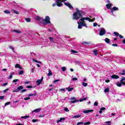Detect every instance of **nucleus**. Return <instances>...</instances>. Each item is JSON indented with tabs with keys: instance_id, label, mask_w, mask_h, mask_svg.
<instances>
[{
	"instance_id": "obj_14",
	"label": "nucleus",
	"mask_w": 125,
	"mask_h": 125,
	"mask_svg": "<svg viewBox=\"0 0 125 125\" xmlns=\"http://www.w3.org/2000/svg\"><path fill=\"white\" fill-rule=\"evenodd\" d=\"M112 4L110 3V4H107L106 5V8H107V9H110V8H111V6H112Z\"/></svg>"
},
{
	"instance_id": "obj_33",
	"label": "nucleus",
	"mask_w": 125,
	"mask_h": 125,
	"mask_svg": "<svg viewBox=\"0 0 125 125\" xmlns=\"http://www.w3.org/2000/svg\"><path fill=\"white\" fill-rule=\"evenodd\" d=\"M62 69L63 72H65V71H66V68L64 66L62 68Z\"/></svg>"
},
{
	"instance_id": "obj_57",
	"label": "nucleus",
	"mask_w": 125,
	"mask_h": 125,
	"mask_svg": "<svg viewBox=\"0 0 125 125\" xmlns=\"http://www.w3.org/2000/svg\"><path fill=\"white\" fill-rule=\"evenodd\" d=\"M101 110L102 111H104V110H106V108H105V107H102V108H101Z\"/></svg>"
},
{
	"instance_id": "obj_55",
	"label": "nucleus",
	"mask_w": 125,
	"mask_h": 125,
	"mask_svg": "<svg viewBox=\"0 0 125 125\" xmlns=\"http://www.w3.org/2000/svg\"><path fill=\"white\" fill-rule=\"evenodd\" d=\"M33 87L32 86L28 85L26 86L27 88H32Z\"/></svg>"
},
{
	"instance_id": "obj_9",
	"label": "nucleus",
	"mask_w": 125,
	"mask_h": 125,
	"mask_svg": "<svg viewBox=\"0 0 125 125\" xmlns=\"http://www.w3.org/2000/svg\"><path fill=\"white\" fill-rule=\"evenodd\" d=\"M70 100H74L73 101H71L70 103H76V102H78V101L76 100V98L75 97L71 98Z\"/></svg>"
},
{
	"instance_id": "obj_58",
	"label": "nucleus",
	"mask_w": 125,
	"mask_h": 125,
	"mask_svg": "<svg viewBox=\"0 0 125 125\" xmlns=\"http://www.w3.org/2000/svg\"><path fill=\"white\" fill-rule=\"evenodd\" d=\"M8 90H9V89L7 88V89H6L5 90H4V92L5 93V92H6L7 91H8Z\"/></svg>"
},
{
	"instance_id": "obj_38",
	"label": "nucleus",
	"mask_w": 125,
	"mask_h": 125,
	"mask_svg": "<svg viewBox=\"0 0 125 125\" xmlns=\"http://www.w3.org/2000/svg\"><path fill=\"white\" fill-rule=\"evenodd\" d=\"M10 104V102H7L5 104L4 106H7V105H9Z\"/></svg>"
},
{
	"instance_id": "obj_2",
	"label": "nucleus",
	"mask_w": 125,
	"mask_h": 125,
	"mask_svg": "<svg viewBox=\"0 0 125 125\" xmlns=\"http://www.w3.org/2000/svg\"><path fill=\"white\" fill-rule=\"evenodd\" d=\"M83 11L77 9V12L73 14V19L74 20H79V18H82Z\"/></svg>"
},
{
	"instance_id": "obj_15",
	"label": "nucleus",
	"mask_w": 125,
	"mask_h": 125,
	"mask_svg": "<svg viewBox=\"0 0 125 125\" xmlns=\"http://www.w3.org/2000/svg\"><path fill=\"white\" fill-rule=\"evenodd\" d=\"M116 10H119V8L116 7H114L112 8V9L111 10L112 14H113V11H116Z\"/></svg>"
},
{
	"instance_id": "obj_35",
	"label": "nucleus",
	"mask_w": 125,
	"mask_h": 125,
	"mask_svg": "<svg viewBox=\"0 0 125 125\" xmlns=\"http://www.w3.org/2000/svg\"><path fill=\"white\" fill-rule=\"evenodd\" d=\"M109 88L104 89V92H108L109 91Z\"/></svg>"
},
{
	"instance_id": "obj_20",
	"label": "nucleus",
	"mask_w": 125,
	"mask_h": 125,
	"mask_svg": "<svg viewBox=\"0 0 125 125\" xmlns=\"http://www.w3.org/2000/svg\"><path fill=\"white\" fill-rule=\"evenodd\" d=\"M41 111V108H37L34 110L33 112H35V113H39Z\"/></svg>"
},
{
	"instance_id": "obj_28",
	"label": "nucleus",
	"mask_w": 125,
	"mask_h": 125,
	"mask_svg": "<svg viewBox=\"0 0 125 125\" xmlns=\"http://www.w3.org/2000/svg\"><path fill=\"white\" fill-rule=\"evenodd\" d=\"M94 53L95 54V55H97L98 54V53L97 52V50H94L93 51Z\"/></svg>"
},
{
	"instance_id": "obj_30",
	"label": "nucleus",
	"mask_w": 125,
	"mask_h": 125,
	"mask_svg": "<svg viewBox=\"0 0 125 125\" xmlns=\"http://www.w3.org/2000/svg\"><path fill=\"white\" fill-rule=\"evenodd\" d=\"M114 35H115V36H116V37H119V36L120 35V34H119V33L114 32Z\"/></svg>"
},
{
	"instance_id": "obj_26",
	"label": "nucleus",
	"mask_w": 125,
	"mask_h": 125,
	"mask_svg": "<svg viewBox=\"0 0 125 125\" xmlns=\"http://www.w3.org/2000/svg\"><path fill=\"white\" fill-rule=\"evenodd\" d=\"M124 81H125V78H123L122 79H121L120 82H121V83H123V84H125V83L123 82H124Z\"/></svg>"
},
{
	"instance_id": "obj_3",
	"label": "nucleus",
	"mask_w": 125,
	"mask_h": 125,
	"mask_svg": "<svg viewBox=\"0 0 125 125\" xmlns=\"http://www.w3.org/2000/svg\"><path fill=\"white\" fill-rule=\"evenodd\" d=\"M42 24L43 25H46V24H50V18L48 16H46L45 19L42 20Z\"/></svg>"
},
{
	"instance_id": "obj_19",
	"label": "nucleus",
	"mask_w": 125,
	"mask_h": 125,
	"mask_svg": "<svg viewBox=\"0 0 125 125\" xmlns=\"http://www.w3.org/2000/svg\"><path fill=\"white\" fill-rule=\"evenodd\" d=\"M12 32H14L15 33H17V34L21 33V31H20V30H12Z\"/></svg>"
},
{
	"instance_id": "obj_56",
	"label": "nucleus",
	"mask_w": 125,
	"mask_h": 125,
	"mask_svg": "<svg viewBox=\"0 0 125 125\" xmlns=\"http://www.w3.org/2000/svg\"><path fill=\"white\" fill-rule=\"evenodd\" d=\"M93 26H94V27H96V26H97V23H96V22L94 23Z\"/></svg>"
},
{
	"instance_id": "obj_49",
	"label": "nucleus",
	"mask_w": 125,
	"mask_h": 125,
	"mask_svg": "<svg viewBox=\"0 0 125 125\" xmlns=\"http://www.w3.org/2000/svg\"><path fill=\"white\" fill-rule=\"evenodd\" d=\"M64 111L65 112H69V109H68V108H64Z\"/></svg>"
},
{
	"instance_id": "obj_54",
	"label": "nucleus",
	"mask_w": 125,
	"mask_h": 125,
	"mask_svg": "<svg viewBox=\"0 0 125 125\" xmlns=\"http://www.w3.org/2000/svg\"><path fill=\"white\" fill-rule=\"evenodd\" d=\"M120 75H122L123 76H124V75H125V70H123V73H120Z\"/></svg>"
},
{
	"instance_id": "obj_32",
	"label": "nucleus",
	"mask_w": 125,
	"mask_h": 125,
	"mask_svg": "<svg viewBox=\"0 0 125 125\" xmlns=\"http://www.w3.org/2000/svg\"><path fill=\"white\" fill-rule=\"evenodd\" d=\"M73 118H81V115H77V116H74L73 117Z\"/></svg>"
},
{
	"instance_id": "obj_61",
	"label": "nucleus",
	"mask_w": 125,
	"mask_h": 125,
	"mask_svg": "<svg viewBox=\"0 0 125 125\" xmlns=\"http://www.w3.org/2000/svg\"><path fill=\"white\" fill-rule=\"evenodd\" d=\"M57 82H59V80H56L53 81V83H57Z\"/></svg>"
},
{
	"instance_id": "obj_50",
	"label": "nucleus",
	"mask_w": 125,
	"mask_h": 125,
	"mask_svg": "<svg viewBox=\"0 0 125 125\" xmlns=\"http://www.w3.org/2000/svg\"><path fill=\"white\" fill-rule=\"evenodd\" d=\"M76 65L77 64L79 65V64H81V62L80 61L76 62Z\"/></svg>"
},
{
	"instance_id": "obj_48",
	"label": "nucleus",
	"mask_w": 125,
	"mask_h": 125,
	"mask_svg": "<svg viewBox=\"0 0 125 125\" xmlns=\"http://www.w3.org/2000/svg\"><path fill=\"white\" fill-rule=\"evenodd\" d=\"M83 122H79L77 123V125H83Z\"/></svg>"
},
{
	"instance_id": "obj_37",
	"label": "nucleus",
	"mask_w": 125,
	"mask_h": 125,
	"mask_svg": "<svg viewBox=\"0 0 125 125\" xmlns=\"http://www.w3.org/2000/svg\"><path fill=\"white\" fill-rule=\"evenodd\" d=\"M71 52H72L73 53H78V52L74 50H71Z\"/></svg>"
},
{
	"instance_id": "obj_8",
	"label": "nucleus",
	"mask_w": 125,
	"mask_h": 125,
	"mask_svg": "<svg viewBox=\"0 0 125 125\" xmlns=\"http://www.w3.org/2000/svg\"><path fill=\"white\" fill-rule=\"evenodd\" d=\"M65 5H66V6H68L70 9H74V8L72 5H70L69 3H64Z\"/></svg>"
},
{
	"instance_id": "obj_22",
	"label": "nucleus",
	"mask_w": 125,
	"mask_h": 125,
	"mask_svg": "<svg viewBox=\"0 0 125 125\" xmlns=\"http://www.w3.org/2000/svg\"><path fill=\"white\" fill-rule=\"evenodd\" d=\"M37 95V93H35V94H30L28 95V96H36Z\"/></svg>"
},
{
	"instance_id": "obj_24",
	"label": "nucleus",
	"mask_w": 125,
	"mask_h": 125,
	"mask_svg": "<svg viewBox=\"0 0 125 125\" xmlns=\"http://www.w3.org/2000/svg\"><path fill=\"white\" fill-rule=\"evenodd\" d=\"M86 99H87V97H86V98H84V99H81L80 100V102H83V101L84 100H86Z\"/></svg>"
},
{
	"instance_id": "obj_39",
	"label": "nucleus",
	"mask_w": 125,
	"mask_h": 125,
	"mask_svg": "<svg viewBox=\"0 0 125 125\" xmlns=\"http://www.w3.org/2000/svg\"><path fill=\"white\" fill-rule=\"evenodd\" d=\"M19 81V79H15L13 81V83H17Z\"/></svg>"
},
{
	"instance_id": "obj_12",
	"label": "nucleus",
	"mask_w": 125,
	"mask_h": 125,
	"mask_svg": "<svg viewBox=\"0 0 125 125\" xmlns=\"http://www.w3.org/2000/svg\"><path fill=\"white\" fill-rule=\"evenodd\" d=\"M65 89H66V90H68V91L70 92V91H72L74 89V88H70V87H68L67 88H66Z\"/></svg>"
},
{
	"instance_id": "obj_44",
	"label": "nucleus",
	"mask_w": 125,
	"mask_h": 125,
	"mask_svg": "<svg viewBox=\"0 0 125 125\" xmlns=\"http://www.w3.org/2000/svg\"><path fill=\"white\" fill-rule=\"evenodd\" d=\"M49 40L50 42H53V37H50Z\"/></svg>"
},
{
	"instance_id": "obj_21",
	"label": "nucleus",
	"mask_w": 125,
	"mask_h": 125,
	"mask_svg": "<svg viewBox=\"0 0 125 125\" xmlns=\"http://www.w3.org/2000/svg\"><path fill=\"white\" fill-rule=\"evenodd\" d=\"M104 41L107 43H109V42H110V39L108 38H105Z\"/></svg>"
},
{
	"instance_id": "obj_63",
	"label": "nucleus",
	"mask_w": 125,
	"mask_h": 125,
	"mask_svg": "<svg viewBox=\"0 0 125 125\" xmlns=\"http://www.w3.org/2000/svg\"><path fill=\"white\" fill-rule=\"evenodd\" d=\"M36 122H37V120H36V119H33V120H32V122H33V123H36Z\"/></svg>"
},
{
	"instance_id": "obj_6",
	"label": "nucleus",
	"mask_w": 125,
	"mask_h": 125,
	"mask_svg": "<svg viewBox=\"0 0 125 125\" xmlns=\"http://www.w3.org/2000/svg\"><path fill=\"white\" fill-rule=\"evenodd\" d=\"M23 86L21 85L17 87V89H16L15 90L13 91V92H19L20 90H22L23 89Z\"/></svg>"
},
{
	"instance_id": "obj_36",
	"label": "nucleus",
	"mask_w": 125,
	"mask_h": 125,
	"mask_svg": "<svg viewBox=\"0 0 125 125\" xmlns=\"http://www.w3.org/2000/svg\"><path fill=\"white\" fill-rule=\"evenodd\" d=\"M90 124V122H88L84 123V125H88Z\"/></svg>"
},
{
	"instance_id": "obj_10",
	"label": "nucleus",
	"mask_w": 125,
	"mask_h": 125,
	"mask_svg": "<svg viewBox=\"0 0 125 125\" xmlns=\"http://www.w3.org/2000/svg\"><path fill=\"white\" fill-rule=\"evenodd\" d=\"M111 78L112 79H119V78H120V77H119V76H118V75H112V76L111 77Z\"/></svg>"
},
{
	"instance_id": "obj_11",
	"label": "nucleus",
	"mask_w": 125,
	"mask_h": 125,
	"mask_svg": "<svg viewBox=\"0 0 125 125\" xmlns=\"http://www.w3.org/2000/svg\"><path fill=\"white\" fill-rule=\"evenodd\" d=\"M93 110H84L83 111V113L84 114H87L88 113H90V112H92Z\"/></svg>"
},
{
	"instance_id": "obj_53",
	"label": "nucleus",
	"mask_w": 125,
	"mask_h": 125,
	"mask_svg": "<svg viewBox=\"0 0 125 125\" xmlns=\"http://www.w3.org/2000/svg\"><path fill=\"white\" fill-rule=\"evenodd\" d=\"M34 71H35V68H31V72H32V73H34Z\"/></svg>"
},
{
	"instance_id": "obj_17",
	"label": "nucleus",
	"mask_w": 125,
	"mask_h": 125,
	"mask_svg": "<svg viewBox=\"0 0 125 125\" xmlns=\"http://www.w3.org/2000/svg\"><path fill=\"white\" fill-rule=\"evenodd\" d=\"M15 68H19V69H22V67L20 66V64L17 63L15 65Z\"/></svg>"
},
{
	"instance_id": "obj_7",
	"label": "nucleus",
	"mask_w": 125,
	"mask_h": 125,
	"mask_svg": "<svg viewBox=\"0 0 125 125\" xmlns=\"http://www.w3.org/2000/svg\"><path fill=\"white\" fill-rule=\"evenodd\" d=\"M43 80V77H42L41 79H39L36 81V83H37V85H40L42 83V81Z\"/></svg>"
},
{
	"instance_id": "obj_23",
	"label": "nucleus",
	"mask_w": 125,
	"mask_h": 125,
	"mask_svg": "<svg viewBox=\"0 0 125 125\" xmlns=\"http://www.w3.org/2000/svg\"><path fill=\"white\" fill-rule=\"evenodd\" d=\"M4 12L6 14H9L10 13V11L9 10H5Z\"/></svg>"
},
{
	"instance_id": "obj_1",
	"label": "nucleus",
	"mask_w": 125,
	"mask_h": 125,
	"mask_svg": "<svg viewBox=\"0 0 125 125\" xmlns=\"http://www.w3.org/2000/svg\"><path fill=\"white\" fill-rule=\"evenodd\" d=\"M90 20V19H89V18L88 17H84L80 19V21L77 22L78 24V29H82L83 27H86V28H87L84 20H88V21H89Z\"/></svg>"
},
{
	"instance_id": "obj_42",
	"label": "nucleus",
	"mask_w": 125,
	"mask_h": 125,
	"mask_svg": "<svg viewBox=\"0 0 125 125\" xmlns=\"http://www.w3.org/2000/svg\"><path fill=\"white\" fill-rule=\"evenodd\" d=\"M94 106H98V103L97 102H95L94 104Z\"/></svg>"
},
{
	"instance_id": "obj_47",
	"label": "nucleus",
	"mask_w": 125,
	"mask_h": 125,
	"mask_svg": "<svg viewBox=\"0 0 125 125\" xmlns=\"http://www.w3.org/2000/svg\"><path fill=\"white\" fill-rule=\"evenodd\" d=\"M8 84V83H3L2 85V86H5V85H7Z\"/></svg>"
},
{
	"instance_id": "obj_62",
	"label": "nucleus",
	"mask_w": 125,
	"mask_h": 125,
	"mask_svg": "<svg viewBox=\"0 0 125 125\" xmlns=\"http://www.w3.org/2000/svg\"><path fill=\"white\" fill-rule=\"evenodd\" d=\"M13 75V74H11L10 75V76H9V79H12V75Z\"/></svg>"
},
{
	"instance_id": "obj_18",
	"label": "nucleus",
	"mask_w": 125,
	"mask_h": 125,
	"mask_svg": "<svg viewBox=\"0 0 125 125\" xmlns=\"http://www.w3.org/2000/svg\"><path fill=\"white\" fill-rule=\"evenodd\" d=\"M65 120L64 118H61L60 120H58L57 123L58 124V123H60V122H62V121H64Z\"/></svg>"
},
{
	"instance_id": "obj_13",
	"label": "nucleus",
	"mask_w": 125,
	"mask_h": 125,
	"mask_svg": "<svg viewBox=\"0 0 125 125\" xmlns=\"http://www.w3.org/2000/svg\"><path fill=\"white\" fill-rule=\"evenodd\" d=\"M48 73L47 74V76H48V77H50V76H52V72H51V70H50V69H48Z\"/></svg>"
},
{
	"instance_id": "obj_5",
	"label": "nucleus",
	"mask_w": 125,
	"mask_h": 125,
	"mask_svg": "<svg viewBox=\"0 0 125 125\" xmlns=\"http://www.w3.org/2000/svg\"><path fill=\"white\" fill-rule=\"evenodd\" d=\"M105 34H106V30H105V29L102 28L99 33L100 36H104Z\"/></svg>"
},
{
	"instance_id": "obj_59",
	"label": "nucleus",
	"mask_w": 125,
	"mask_h": 125,
	"mask_svg": "<svg viewBox=\"0 0 125 125\" xmlns=\"http://www.w3.org/2000/svg\"><path fill=\"white\" fill-rule=\"evenodd\" d=\"M119 36L120 39H124V36H122L121 35H119Z\"/></svg>"
},
{
	"instance_id": "obj_25",
	"label": "nucleus",
	"mask_w": 125,
	"mask_h": 125,
	"mask_svg": "<svg viewBox=\"0 0 125 125\" xmlns=\"http://www.w3.org/2000/svg\"><path fill=\"white\" fill-rule=\"evenodd\" d=\"M27 118H30L29 116H22L21 119H27Z\"/></svg>"
},
{
	"instance_id": "obj_60",
	"label": "nucleus",
	"mask_w": 125,
	"mask_h": 125,
	"mask_svg": "<svg viewBox=\"0 0 125 125\" xmlns=\"http://www.w3.org/2000/svg\"><path fill=\"white\" fill-rule=\"evenodd\" d=\"M72 81H78V78H72Z\"/></svg>"
},
{
	"instance_id": "obj_52",
	"label": "nucleus",
	"mask_w": 125,
	"mask_h": 125,
	"mask_svg": "<svg viewBox=\"0 0 125 125\" xmlns=\"http://www.w3.org/2000/svg\"><path fill=\"white\" fill-rule=\"evenodd\" d=\"M36 20H41V18L40 17H36Z\"/></svg>"
},
{
	"instance_id": "obj_45",
	"label": "nucleus",
	"mask_w": 125,
	"mask_h": 125,
	"mask_svg": "<svg viewBox=\"0 0 125 125\" xmlns=\"http://www.w3.org/2000/svg\"><path fill=\"white\" fill-rule=\"evenodd\" d=\"M117 86L121 87V86H122V83H118V84H117Z\"/></svg>"
},
{
	"instance_id": "obj_4",
	"label": "nucleus",
	"mask_w": 125,
	"mask_h": 125,
	"mask_svg": "<svg viewBox=\"0 0 125 125\" xmlns=\"http://www.w3.org/2000/svg\"><path fill=\"white\" fill-rule=\"evenodd\" d=\"M67 0H57L56 1V3H57V6L60 7V6H62L63 4L62 2H64V1H66Z\"/></svg>"
},
{
	"instance_id": "obj_16",
	"label": "nucleus",
	"mask_w": 125,
	"mask_h": 125,
	"mask_svg": "<svg viewBox=\"0 0 125 125\" xmlns=\"http://www.w3.org/2000/svg\"><path fill=\"white\" fill-rule=\"evenodd\" d=\"M11 11H12V13H15V14H19V12L14 9L12 10Z\"/></svg>"
},
{
	"instance_id": "obj_40",
	"label": "nucleus",
	"mask_w": 125,
	"mask_h": 125,
	"mask_svg": "<svg viewBox=\"0 0 125 125\" xmlns=\"http://www.w3.org/2000/svg\"><path fill=\"white\" fill-rule=\"evenodd\" d=\"M33 61H34V62H36V63H42V62H39V61H36L35 59H33Z\"/></svg>"
},
{
	"instance_id": "obj_43",
	"label": "nucleus",
	"mask_w": 125,
	"mask_h": 125,
	"mask_svg": "<svg viewBox=\"0 0 125 125\" xmlns=\"http://www.w3.org/2000/svg\"><path fill=\"white\" fill-rule=\"evenodd\" d=\"M4 98V96H0V99H1V100H3Z\"/></svg>"
},
{
	"instance_id": "obj_41",
	"label": "nucleus",
	"mask_w": 125,
	"mask_h": 125,
	"mask_svg": "<svg viewBox=\"0 0 125 125\" xmlns=\"http://www.w3.org/2000/svg\"><path fill=\"white\" fill-rule=\"evenodd\" d=\"M95 19H93L92 20L90 19L89 20V22H93V21H95Z\"/></svg>"
},
{
	"instance_id": "obj_31",
	"label": "nucleus",
	"mask_w": 125,
	"mask_h": 125,
	"mask_svg": "<svg viewBox=\"0 0 125 125\" xmlns=\"http://www.w3.org/2000/svg\"><path fill=\"white\" fill-rule=\"evenodd\" d=\"M82 84H83V86H87V83H82Z\"/></svg>"
},
{
	"instance_id": "obj_34",
	"label": "nucleus",
	"mask_w": 125,
	"mask_h": 125,
	"mask_svg": "<svg viewBox=\"0 0 125 125\" xmlns=\"http://www.w3.org/2000/svg\"><path fill=\"white\" fill-rule=\"evenodd\" d=\"M9 48L13 50V52H14V47H13L12 46H9Z\"/></svg>"
},
{
	"instance_id": "obj_27",
	"label": "nucleus",
	"mask_w": 125,
	"mask_h": 125,
	"mask_svg": "<svg viewBox=\"0 0 125 125\" xmlns=\"http://www.w3.org/2000/svg\"><path fill=\"white\" fill-rule=\"evenodd\" d=\"M25 20L26 21V22H30L31 19L30 18H26Z\"/></svg>"
},
{
	"instance_id": "obj_46",
	"label": "nucleus",
	"mask_w": 125,
	"mask_h": 125,
	"mask_svg": "<svg viewBox=\"0 0 125 125\" xmlns=\"http://www.w3.org/2000/svg\"><path fill=\"white\" fill-rule=\"evenodd\" d=\"M25 91H27L26 89H23L21 91V93H23V92H25Z\"/></svg>"
},
{
	"instance_id": "obj_51",
	"label": "nucleus",
	"mask_w": 125,
	"mask_h": 125,
	"mask_svg": "<svg viewBox=\"0 0 125 125\" xmlns=\"http://www.w3.org/2000/svg\"><path fill=\"white\" fill-rule=\"evenodd\" d=\"M29 99H31V98L27 97V98H24V100H29Z\"/></svg>"
},
{
	"instance_id": "obj_29",
	"label": "nucleus",
	"mask_w": 125,
	"mask_h": 125,
	"mask_svg": "<svg viewBox=\"0 0 125 125\" xmlns=\"http://www.w3.org/2000/svg\"><path fill=\"white\" fill-rule=\"evenodd\" d=\"M24 73V71L23 70H20L19 73V74L20 75H22V74H23Z\"/></svg>"
},
{
	"instance_id": "obj_64",
	"label": "nucleus",
	"mask_w": 125,
	"mask_h": 125,
	"mask_svg": "<svg viewBox=\"0 0 125 125\" xmlns=\"http://www.w3.org/2000/svg\"><path fill=\"white\" fill-rule=\"evenodd\" d=\"M113 46H118V44H112Z\"/></svg>"
}]
</instances>
